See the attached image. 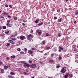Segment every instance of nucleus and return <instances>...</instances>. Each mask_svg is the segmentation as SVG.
I'll return each instance as SVG.
<instances>
[{
	"label": "nucleus",
	"mask_w": 78,
	"mask_h": 78,
	"mask_svg": "<svg viewBox=\"0 0 78 78\" xmlns=\"http://www.w3.org/2000/svg\"><path fill=\"white\" fill-rule=\"evenodd\" d=\"M54 20H56V19H57V17L56 16L54 17Z\"/></svg>",
	"instance_id": "nucleus-44"
},
{
	"label": "nucleus",
	"mask_w": 78,
	"mask_h": 78,
	"mask_svg": "<svg viewBox=\"0 0 78 78\" xmlns=\"http://www.w3.org/2000/svg\"><path fill=\"white\" fill-rule=\"evenodd\" d=\"M51 58H53V54H51Z\"/></svg>",
	"instance_id": "nucleus-53"
},
{
	"label": "nucleus",
	"mask_w": 78,
	"mask_h": 78,
	"mask_svg": "<svg viewBox=\"0 0 78 78\" xmlns=\"http://www.w3.org/2000/svg\"><path fill=\"white\" fill-rule=\"evenodd\" d=\"M74 51H77V50H78V49H75V48H74Z\"/></svg>",
	"instance_id": "nucleus-46"
},
{
	"label": "nucleus",
	"mask_w": 78,
	"mask_h": 78,
	"mask_svg": "<svg viewBox=\"0 0 78 78\" xmlns=\"http://www.w3.org/2000/svg\"><path fill=\"white\" fill-rule=\"evenodd\" d=\"M24 74H25L26 75H28V73L27 72H25Z\"/></svg>",
	"instance_id": "nucleus-31"
},
{
	"label": "nucleus",
	"mask_w": 78,
	"mask_h": 78,
	"mask_svg": "<svg viewBox=\"0 0 78 78\" xmlns=\"http://www.w3.org/2000/svg\"><path fill=\"white\" fill-rule=\"evenodd\" d=\"M72 47L73 48H76V45H73V46H72Z\"/></svg>",
	"instance_id": "nucleus-32"
},
{
	"label": "nucleus",
	"mask_w": 78,
	"mask_h": 78,
	"mask_svg": "<svg viewBox=\"0 0 78 78\" xmlns=\"http://www.w3.org/2000/svg\"><path fill=\"white\" fill-rule=\"evenodd\" d=\"M58 48L59 49H61V50H64V48H63L61 47H58Z\"/></svg>",
	"instance_id": "nucleus-20"
},
{
	"label": "nucleus",
	"mask_w": 78,
	"mask_h": 78,
	"mask_svg": "<svg viewBox=\"0 0 78 78\" xmlns=\"http://www.w3.org/2000/svg\"><path fill=\"white\" fill-rule=\"evenodd\" d=\"M23 26H25V24L24 23H22Z\"/></svg>",
	"instance_id": "nucleus-54"
},
{
	"label": "nucleus",
	"mask_w": 78,
	"mask_h": 78,
	"mask_svg": "<svg viewBox=\"0 0 78 78\" xmlns=\"http://www.w3.org/2000/svg\"><path fill=\"white\" fill-rule=\"evenodd\" d=\"M32 35L31 34H29V35L28 36V39H30V37H32Z\"/></svg>",
	"instance_id": "nucleus-8"
},
{
	"label": "nucleus",
	"mask_w": 78,
	"mask_h": 78,
	"mask_svg": "<svg viewBox=\"0 0 78 78\" xmlns=\"http://www.w3.org/2000/svg\"><path fill=\"white\" fill-rule=\"evenodd\" d=\"M78 10H76V12H75V15H78Z\"/></svg>",
	"instance_id": "nucleus-14"
},
{
	"label": "nucleus",
	"mask_w": 78,
	"mask_h": 78,
	"mask_svg": "<svg viewBox=\"0 0 78 78\" xmlns=\"http://www.w3.org/2000/svg\"><path fill=\"white\" fill-rule=\"evenodd\" d=\"M58 22H62V18L59 19L58 20Z\"/></svg>",
	"instance_id": "nucleus-9"
},
{
	"label": "nucleus",
	"mask_w": 78,
	"mask_h": 78,
	"mask_svg": "<svg viewBox=\"0 0 78 78\" xmlns=\"http://www.w3.org/2000/svg\"><path fill=\"white\" fill-rule=\"evenodd\" d=\"M46 48L47 50H49L50 49V47H47L46 46Z\"/></svg>",
	"instance_id": "nucleus-28"
},
{
	"label": "nucleus",
	"mask_w": 78,
	"mask_h": 78,
	"mask_svg": "<svg viewBox=\"0 0 78 78\" xmlns=\"http://www.w3.org/2000/svg\"><path fill=\"white\" fill-rule=\"evenodd\" d=\"M55 8H53L52 9V11H55Z\"/></svg>",
	"instance_id": "nucleus-55"
},
{
	"label": "nucleus",
	"mask_w": 78,
	"mask_h": 78,
	"mask_svg": "<svg viewBox=\"0 0 78 78\" xmlns=\"http://www.w3.org/2000/svg\"><path fill=\"white\" fill-rule=\"evenodd\" d=\"M40 64H42V62L40 61Z\"/></svg>",
	"instance_id": "nucleus-62"
},
{
	"label": "nucleus",
	"mask_w": 78,
	"mask_h": 78,
	"mask_svg": "<svg viewBox=\"0 0 78 78\" xmlns=\"http://www.w3.org/2000/svg\"><path fill=\"white\" fill-rule=\"evenodd\" d=\"M21 64H25V63H27V62L25 61H21Z\"/></svg>",
	"instance_id": "nucleus-23"
},
{
	"label": "nucleus",
	"mask_w": 78,
	"mask_h": 78,
	"mask_svg": "<svg viewBox=\"0 0 78 78\" xmlns=\"http://www.w3.org/2000/svg\"><path fill=\"white\" fill-rule=\"evenodd\" d=\"M20 54H24V52L22 51H21L20 52Z\"/></svg>",
	"instance_id": "nucleus-40"
},
{
	"label": "nucleus",
	"mask_w": 78,
	"mask_h": 78,
	"mask_svg": "<svg viewBox=\"0 0 78 78\" xmlns=\"http://www.w3.org/2000/svg\"><path fill=\"white\" fill-rule=\"evenodd\" d=\"M3 14H5V15H8V13L6 12H3Z\"/></svg>",
	"instance_id": "nucleus-33"
},
{
	"label": "nucleus",
	"mask_w": 78,
	"mask_h": 78,
	"mask_svg": "<svg viewBox=\"0 0 78 78\" xmlns=\"http://www.w3.org/2000/svg\"><path fill=\"white\" fill-rule=\"evenodd\" d=\"M9 33V31H8L5 32V34H8Z\"/></svg>",
	"instance_id": "nucleus-36"
},
{
	"label": "nucleus",
	"mask_w": 78,
	"mask_h": 78,
	"mask_svg": "<svg viewBox=\"0 0 78 78\" xmlns=\"http://www.w3.org/2000/svg\"><path fill=\"white\" fill-rule=\"evenodd\" d=\"M25 37L23 36H21L20 37V39L21 40H23L25 39Z\"/></svg>",
	"instance_id": "nucleus-4"
},
{
	"label": "nucleus",
	"mask_w": 78,
	"mask_h": 78,
	"mask_svg": "<svg viewBox=\"0 0 78 78\" xmlns=\"http://www.w3.org/2000/svg\"><path fill=\"white\" fill-rule=\"evenodd\" d=\"M17 51H20L21 49L20 48H18L17 49Z\"/></svg>",
	"instance_id": "nucleus-45"
},
{
	"label": "nucleus",
	"mask_w": 78,
	"mask_h": 78,
	"mask_svg": "<svg viewBox=\"0 0 78 78\" xmlns=\"http://www.w3.org/2000/svg\"><path fill=\"white\" fill-rule=\"evenodd\" d=\"M1 73H4V72H5V71L4 70V69H1Z\"/></svg>",
	"instance_id": "nucleus-18"
},
{
	"label": "nucleus",
	"mask_w": 78,
	"mask_h": 78,
	"mask_svg": "<svg viewBox=\"0 0 78 78\" xmlns=\"http://www.w3.org/2000/svg\"><path fill=\"white\" fill-rule=\"evenodd\" d=\"M6 25L7 26V27H9V26H10V24H9V23H7L6 24Z\"/></svg>",
	"instance_id": "nucleus-37"
},
{
	"label": "nucleus",
	"mask_w": 78,
	"mask_h": 78,
	"mask_svg": "<svg viewBox=\"0 0 78 78\" xmlns=\"http://www.w3.org/2000/svg\"><path fill=\"white\" fill-rule=\"evenodd\" d=\"M30 67L29 66H27V69H29V68Z\"/></svg>",
	"instance_id": "nucleus-61"
},
{
	"label": "nucleus",
	"mask_w": 78,
	"mask_h": 78,
	"mask_svg": "<svg viewBox=\"0 0 78 78\" xmlns=\"http://www.w3.org/2000/svg\"><path fill=\"white\" fill-rule=\"evenodd\" d=\"M12 5H9V7L10 8H12Z\"/></svg>",
	"instance_id": "nucleus-19"
},
{
	"label": "nucleus",
	"mask_w": 78,
	"mask_h": 78,
	"mask_svg": "<svg viewBox=\"0 0 78 78\" xmlns=\"http://www.w3.org/2000/svg\"><path fill=\"white\" fill-rule=\"evenodd\" d=\"M10 74H11V75H15V73L12 72H11L10 73Z\"/></svg>",
	"instance_id": "nucleus-12"
},
{
	"label": "nucleus",
	"mask_w": 78,
	"mask_h": 78,
	"mask_svg": "<svg viewBox=\"0 0 78 78\" xmlns=\"http://www.w3.org/2000/svg\"><path fill=\"white\" fill-rule=\"evenodd\" d=\"M52 50L53 51L56 52L57 51V49L56 48H54L52 49Z\"/></svg>",
	"instance_id": "nucleus-7"
},
{
	"label": "nucleus",
	"mask_w": 78,
	"mask_h": 78,
	"mask_svg": "<svg viewBox=\"0 0 78 78\" xmlns=\"http://www.w3.org/2000/svg\"><path fill=\"white\" fill-rule=\"evenodd\" d=\"M74 23H76V21H74Z\"/></svg>",
	"instance_id": "nucleus-64"
},
{
	"label": "nucleus",
	"mask_w": 78,
	"mask_h": 78,
	"mask_svg": "<svg viewBox=\"0 0 78 78\" xmlns=\"http://www.w3.org/2000/svg\"><path fill=\"white\" fill-rule=\"evenodd\" d=\"M8 77L9 78H14V77L13 76H8Z\"/></svg>",
	"instance_id": "nucleus-21"
},
{
	"label": "nucleus",
	"mask_w": 78,
	"mask_h": 78,
	"mask_svg": "<svg viewBox=\"0 0 78 78\" xmlns=\"http://www.w3.org/2000/svg\"><path fill=\"white\" fill-rule=\"evenodd\" d=\"M6 46V47H8L10 45V43H7L5 44Z\"/></svg>",
	"instance_id": "nucleus-10"
},
{
	"label": "nucleus",
	"mask_w": 78,
	"mask_h": 78,
	"mask_svg": "<svg viewBox=\"0 0 78 78\" xmlns=\"http://www.w3.org/2000/svg\"><path fill=\"white\" fill-rule=\"evenodd\" d=\"M66 75H65L64 76V78H67V77H68V75L69 74L68 73H66Z\"/></svg>",
	"instance_id": "nucleus-5"
},
{
	"label": "nucleus",
	"mask_w": 78,
	"mask_h": 78,
	"mask_svg": "<svg viewBox=\"0 0 78 78\" xmlns=\"http://www.w3.org/2000/svg\"><path fill=\"white\" fill-rule=\"evenodd\" d=\"M3 64V62H0V65H1V64Z\"/></svg>",
	"instance_id": "nucleus-56"
},
{
	"label": "nucleus",
	"mask_w": 78,
	"mask_h": 78,
	"mask_svg": "<svg viewBox=\"0 0 78 78\" xmlns=\"http://www.w3.org/2000/svg\"><path fill=\"white\" fill-rule=\"evenodd\" d=\"M28 65V64L27 63H25V64H24L23 66L24 67H26V66H27Z\"/></svg>",
	"instance_id": "nucleus-15"
},
{
	"label": "nucleus",
	"mask_w": 78,
	"mask_h": 78,
	"mask_svg": "<svg viewBox=\"0 0 78 78\" xmlns=\"http://www.w3.org/2000/svg\"><path fill=\"white\" fill-rule=\"evenodd\" d=\"M13 42V41L11 40H9V42L10 43H12Z\"/></svg>",
	"instance_id": "nucleus-17"
},
{
	"label": "nucleus",
	"mask_w": 78,
	"mask_h": 78,
	"mask_svg": "<svg viewBox=\"0 0 78 78\" xmlns=\"http://www.w3.org/2000/svg\"><path fill=\"white\" fill-rule=\"evenodd\" d=\"M8 17V18H10L11 16H9V15H8V17Z\"/></svg>",
	"instance_id": "nucleus-47"
},
{
	"label": "nucleus",
	"mask_w": 78,
	"mask_h": 78,
	"mask_svg": "<svg viewBox=\"0 0 78 78\" xmlns=\"http://www.w3.org/2000/svg\"><path fill=\"white\" fill-rule=\"evenodd\" d=\"M10 22H11V21L8 20L7 21V22L8 23H9Z\"/></svg>",
	"instance_id": "nucleus-38"
},
{
	"label": "nucleus",
	"mask_w": 78,
	"mask_h": 78,
	"mask_svg": "<svg viewBox=\"0 0 78 78\" xmlns=\"http://www.w3.org/2000/svg\"><path fill=\"white\" fill-rule=\"evenodd\" d=\"M38 22H39V20H36V21H35V23H38Z\"/></svg>",
	"instance_id": "nucleus-30"
},
{
	"label": "nucleus",
	"mask_w": 78,
	"mask_h": 78,
	"mask_svg": "<svg viewBox=\"0 0 78 78\" xmlns=\"http://www.w3.org/2000/svg\"><path fill=\"white\" fill-rule=\"evenodd\" d=\"M30 33H33V30H31L30 31Z\"/></svg>",
	"instance_id": "nucleus-51"
},
{
	"label": "nucleus",
	"mask_w": 78,
	"mask_h": 78,
	"mask_svg": "<svg viewBox=\"0 0 78 78\" xmlns=\"http://www.w3.org/2000/svg\"><path fill=\"white\" fill-rule=\"evenodd\" d=\"M61 57H58V59H61Z\"/></svg>",
	"instance_id": "nucleus-52"
},
{
	"label": "nucleus",
	"mask_w": 78,
	"mask_h": 78,
	"mask_svg": "<svg viewBox=\"0 0 78 78\" xmlns=\"http://www.w3.org/2000/svg\"><path fill=\"white\" fill-rule=\"evenodd\" d=\"M58 37H60L62 35H61V33H59L58 34Z\"/></svg>",
	"instance_id": "nucleus-26"
},
{
	"label": "nucleus",
	"mask_w": 78,
	"mask_h": 78,
	"mask_svg": "<svg viewBox=\"0 0 78 78\" xmlns=\"http://www.w3.org/2000/svg\"><path fill=\"white\" fill-rule=\"evenodd\" d=\"M6 59H7L8 60H9V57L6 58Z\"/></svg>",
	"instance_id": "nucleus-48"
},
{
	"label": "nucleus",
	"mask_w": 78,
	"mask_h": 78,
	"mask_svg": "<svg viewBox=\"0 0 78 78\" xmlns=\"http://www.w3.org/2000/svg\"><path fill=\"white\" fill-rule=\"evenodd\" d=\"M44 23H43V22H41V23H39L38 24V26H41V25H42Z\"/></svg>",
	"instance_id": "nucleus-13"
},
{
	"label": "nucleus",
	"mask_w": 78,
	"mask_h": 78,
	"mask_svg": "<svg viewBox=\"0 0 78 78\" xmlns=\"http://www.w3.org/2000/svg\"><path fill=\"white\" fill-rule=\"evenodd\" d=\"M69 76H70V77H72V74H69Z\"/></svg>",
	"instance_id": "nucleus-42"
},
{
	"label": "nucleus",
	"mask_w": 78,
	"mask_h": 78,
	"mask_svg": "<svg viewBox=\"0 0 78 78\" xmlns=\"http://www.w3.org/2000/svg\"><path fill=\"white\" fill-rule=\"evenodd\" d=\"M58 12H60V9H58L57 10Z\"/></svg>",
	"instance_id": "nucleus-41"
},
{
	"label": "nucleus",
	"mask_w": 78,
	"mask_h": 78,
	"mask_svg": "<svg viewBox=\"0 0 78 78\" xmlns=\"http://www.w3.org/2000/svg\"><path fill=\"white\" fill-rule=\"evenodd\" d=\"M49 62H51V63L53 62H54V61L52 60H49Z\"/></svg>",
	"instance_id": "nucleus-25"
},
{
	"label": "nucleus",
	"mask_w": 78,
	"mask_h": 78,
	"mask_svg": "<svg viewBox=\"0 0 78 78\" xmlns=\"http://www.w3.org/2000/svg\"><path fill=\"white\" fill-rule=\"evenodd\" d=\"M11 58H16V56L15 55H12L11 56Z\"/></svg>",
	"instance_id": "nucleus-35"
},
{
	"label": "nucleus",
	"mask_w": 78,
	"mask_h": 78,
	"mask_svg": "<svg viewBox=\"0 0 78 78\" xmlns=\"http://www.w3.org/2000/svg\"><path fill=\"white\" fill-rule=\"evenodd\" d=\"M5 8H8V5L7 4L5 5Z\"/></svg>",
	"instance_id": "nucleus-34"
},
{
	"label": "nucleus",
	"mask_w": 78,
	"mask_h": 78,
	"mask_svg": "<svg viewBox=\"0 0 78 78\" xmlns=\"http://www.w3.org/2000/svg\"><path fill=\"white\" fill-rule=\"evenodd\" d=\"M9 67V65H8V66H4V68L5 69H7L8 67Z\"/></svg>",
	"instance_id": "nucleus-6"
},
{
	"label": "nucleus",
	"mask_w": 78,
	"mask_h": 78,
	"mask_svg": "<svg viewBox=\"0 0 78 78\" xmlns=\"http://www.w3.org/2000/svg\"><path fill=\"white\" fill-rule=\"evenodd\" d=\"M17 17H14V20H17Z\"/></svg>",
	"instance_id": "nucleus-29"
},
{
	"label": "nucleus",
	"mask_w": 78,
	"mask_h": 78,
	"mask_svg": "<svg viewBox=\"0 0 78 78\" xmlns=\"http://www.w3.org/2000/svg\"><path fill=\"white\" fill-rule=\"evenodd\" d=\"M22 20L21 19H18V21H19L20 22Z\"/></svg>",
	"instance_id": "nucleus-60"
},
{
	"label": "nucleus",
	"mask_w": 78,
	"mask_h": 78,
	"mask_svg": "<svg viewBox=\"0 0 78 78\" xmlns=\"http://www.w3.org/2000/svg\"><path fill=\"white\" fill-rule=\"evenodd\" d=\"M66 70H67V69L66 67H64L62 68L60 72L61 73H66Z\"/></svg>",
	"instance_id": "nucleus-1"
},
{
	"label": "nucleus",
	"mask_w": 78,
	"mask_h": 78,
	"mask_svg": "<svg viewBox=\"0 0 78 78\" xmlns=\"http://www.w3.org/2000/svg\"><path fill=\"white\" fill-rule=\"evenodd\" d=\"M24 50L25 51H27V49L26 48H25L24 49Z\"/></svg>",
	"instance_id": "nucleus-49"
},
{
	"label": "nucleus",
	"mask_w": 78,
	"mask_h": 78,
	"mask_svg": "<svg viewBox=\"0 0 78 78\" xmlns=\"http://www.w3.org/2000/svg\"><path fill=\"white\" fill-rule=\"evenodd\" d=\"M43 44H44H44H45V41H43Z\"/></svg>",
	"instance_id": "nucleus-58"
},
{
	"label": "nucleus",
	"mask_w": 78,
	"mask_h": 78,
	"mask_svg": "<svg viewBox=\"0 0 78 78\" xmlns=\"http://www.w3.org/2000/svg\"><path fill=\"white\" fill-rule=\"evenodd\" d=\"M46 35L47 36H51L50 34L48 33H47L46 34Z\"/></svg>",
	"instance_id": "nucleus-16"
},
{
	"label": "nucleus",
	"mask_w": 78,
	"mask_h": 78,
	"mask_svg": "<svg viewBox=\"0 0 78 78\" xmlns=\"http://www.w3.org/2000/svg\"><path fill=\"white\" fill-rule=\"evenodd\" d=\"M36 48H32V50H36Z\"/></svg>",
	"instance_id": "nucleus-43"
},
{
	"label": "nucleus",
	"mask_w": 78,
	"mask_h": 78,
	"mask_svg": "<svg viewBox=\"0 0 78 78\" xmlns=\"http://www.w3.org/2000/svg\"><path fill=\"white\" fill-rule=\"evenodd\" d=\"M29 53L30 54H32V53H33V52L31 50H29Z\"/></svg>",
	"instance_id": "nucleus-11"
},
{
	"label": "nucleus",
	"mask_w": 78,
	"mask_h": 78,
	"mask_svg": "<svg viewBox=\"0 0 78 78\" xmlns=\"http://www.w3.org/2000/svg\"><path fill=\"white\" fill-rule=\"evenodd\" d=\"M2 28L4 30H5V29H6V27L5 26H3L2 27Z\"/></svg>",
	"instance_id": "nucleus-22"
},
{
	"label": "nucleus",
	"mask_w": 78,
	"mask_h": 78,
	"mask_svg": "<svg viewBox=\"0 0 78 78\" xmlns=\"http://www.w3.org/2000/svg\"><path fill=\"white\" fill-rule=\"evenodd\" d=\"M29 63H32V61H31L30 60H29Z\"/></svg>",
	"instance_id": "nucleus-50"
},
{
	"label": "nucleus",
	"mask_w": 78,
	"mask_h": 78,
	"mask_svg": "<svg viewBox=\"0 0 78 78\" xmlns=\"http://www.w3.org/2000/svg\"><path fill=\"white\" fill-rule=\"evenodd\" d=\"M60 67V66L58 65L56 66V68L58 69V68H59Z\"/></svg>",
	"instance_id": "nucleus-39"
},
{
	"label": "nucleus",
	"mask_w": 78,
	"mask_h": 78,
	"mask_svg": "<svg viewBox=\"0 0 78 78\" xmlns=\"http://www.w3.org/2000/svg\"><path fill=\"white\" fill-rule=\"evenodd\" d=\"M17 35V32H16V34H15V35H14L13 37H15Z\"/></svg>",
	"instance_id": "nucleus-27"
},
{
	"label": "nucleus",
	"mask_w": 78,
	"mask_h": 78,
	"mask_svg": "<svg viewBox=\"0 0 78 78\" xmlns=\"http://www.w3.org/2000/svg\"><path fill=\"white\" fill-rule=\"evenodd\" d=\"M26 72H27V73H28V69H26Z\"/></svg>",
	"instance_id": "nucleus-59"
},
{
	"label": "nucleus",
	"mask_w": 78,
	"mask_h": 78,
	"mask_svg": "<svg viewBox=\"0 0 78 78\" xmlns=\"http://www.w3.org/2000/svg\"><path fill=\"white\" fill-rule=\"evenodd\" d=\"M11 39L13 40H15V41H16L17 40L16 39V38H11Z\"/></svg>",
	"instance_id": "nucleus-24"
},
{
	"label": "nucleus",
	"mask_w": 78,
	"mask_h": 78,
	"mask_svg": "<svg viewBox=\"0 0 78 78\" xmlns=\"http://www.w3.org/2000/svg\"><path fill=\"white\" fill-rule=\"evenodd\" d=\"M1 19H4V16H1Z\"/></svg>",
	"instance_id": "nucleus-57"
},
{
	"label": "nucleus",
	"mask_w": 78,
	"mask_h": 78,
	"mask_svg": "<svg viewBox=\"0 0 78 78\" xmlns=\"http://www.w3.org/2000/svg\"><path fill=\"white\" fill-rule=\"evenodd\" d=\"M29 66L32 69H33V68H34L35 67H36V65L35 64H32L31 65H29Z\"/></svg>",
	"instance_id": "nucleus-2"
},
{
	"label": "nucleus",
	"mask_w": 78,
	"mask_h": 78,
	"mask_svg": "<svg viewBox=\"0 0 78 78\" xmlns=\"http://www.w3.org/2000/svg\"><path fill=\"white\" fill-rule=\"evenodd\" d=\"M58 51L59 52H61V49H59L58 50Z\"/></svg>",
	"instance_id": "nucleus-63"
},
{
	"label": "nucleus",
	"mask_w": 78,
	"mask_h": 78,
	"mask_svg": "<svg viewBox=\"0 0 78 78\" xmlns=\"http://www.w3.org/2000/svg\"><path fill=\"white\" fill-rule=\"evenodd\" d=\"M36 31H37V32L38 33L39 35H41V34H42V31H41V30L39 29H38V30H37Z\"/></svg>",
	"instance_id": "nucleus-3"
}]
</instances>
